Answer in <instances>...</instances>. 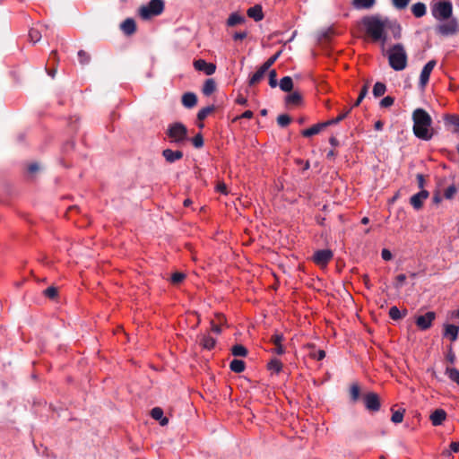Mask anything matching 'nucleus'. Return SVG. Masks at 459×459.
<instances>
[{
	"instance_id": "20e7f679",
	"label": "nucleus",
	"mask_w": 459,
	"mask_h": 459,
	"mask_svg": "<svg viewBox=\"0 0 459 459\" xmlns=\"http://www.w3.org/2000/svg\"><path fill=\"white\" fill-rule=\"evenodd\" d=\"M166 134L169 143L181 146L187 140V128L182 123L176 122L169 126Z\"/></svg>"
},
{
	"instance_id": "7c9ffc66",
	"label": "nucleus",
	"mask_w": 459,
	"mask_h": 459,
	"mask_svg": "<svg viewBox=\"0 0 459 459\" xmlns=\"http://www.w3.org/2000/svg\"><path fill=\"white\" fill-rule=\"evenodd\" d=\"M216 343V340L210 335H203L200 340V344L206 350H212Z\"/></svg>"
},
{
	"instance_id": "e433bc0d",
	"label": "nucleus",
	"mask_w": 459,
	"mask_h": 459,
	"mask_svg": "<svg viewBox=\"0 0 459 459\" xmlns=\"http://www.w3.org/2000/svg\"><path fill=\"white\" fill-rule=\"evenodd\" d=\"M386 86L385 83L377 82L373 87V95L376 98L381 97L385 93Z\"/></svg>"
},
{
	"instance_id": "423d86ee",
	"label": "nucleus",
	"mask_w": 459,
	"mask_h": 459,
	"mask_svg": "<svg viewBox=\"0 0 459 459\" xmlns=\"http://www.w3.org/2000/svg\"><path fill=\"white\" fill-rule=\"evenodd\" d=\"M164 11L163 0H151L146 5L139 9V15L143 20H148L153 16H158Z\"/></svg>"
},
{
	"instance_id": "79ce46f5",
	"label": "nucleus",
	"mask_w": 459,
	"mask_h": 459,
	"mask_svg": "<svg viewBox=\"0 0 459 459\" xmlns=\"http://www.w3.org/2000/svg\"><path fill=\"white\" fill-rule=\"evenodd\" d=\"M281 54V50L276 52L274 55H273L270 58H268L263 65L264 68H265L267 71L270 69V67L276 62V60L279 58V56Z\"/></svg>"
},
{
	"instance_id": "a19ab883",
	"label": "nucleus",
	"mask_w": 459,
	"mask_h": 459,
	"mask_svg": "<svg viewBox=\"0 0 459 459\" xmlns=\"http://www.w3.org/2000/svg\"><path fill=\"white\" fill-rule=\"evenodd\" d=\"M291 122V117L287 114L279 115L277 117V123L281 127H286Z\"/></svg>"
},
{
	"instance_id": "412c9836",
	"label": "nucleus",
	"mask_w": 459,
	"mask_h": 459,
	"mask_svg": "<svg viewBox=\"0 0 459 459\" xmlns=\"http://www.w3.org/2000/svg\"><path fill=\"white\" fill-rule=\"evenodd\" d=\"M247 13L248 17L254 19L255 22H259L264 18L262 7L258 4L250 7Z\"/></svg>"
},
{
	"instance_id": "dca6fc26",
	"label": "nucleus",
	"mask_w": 459,
	"mask_h": 459,
	"mask_svg": "<svg viewBox=\"0 0 459 459\" xmlns=\"http://www.w3.org/2000/svg\"><path fill=\"white\" fill-rule=\"evenodd\" d=\"M459 326L455 325H445L444 326V337L449 338L451 342H455L458 338Z\"/></svg>"
},
{
	"instance_id": "1a4fd4ad",
	"label": "nucleus",
	"mask_w": 459,
	"mask_h": 459,
	"mask_svg": "<svg viewBox=\"0 0 459 459\" xmlns=\"http://www.w3.org/2000/svg\"><path fill=\"white\" fill-rule=\"evenodd\" d=\"M436 318L435 312L429 311L424 315L419 316L416 317L415 324L419 327V329L422 331H426L429 329L432 325L433 321Z\"/></svg>"
},
{
	"instance_id": "f3484780",
	"label": "nucleus",
	"mask_w": 459,
	"mask_h": 459,
	"mask_svg": "<svg viewBox=\"0 0 459 459\" xmlns=\"http://www.w3.org/2000/svg\"><path fill=\"white\" fill-rule=\"evenodd\" d=\"M429 418L433 426H439L446 420V412L443 409H437L431 413Z\"/></svg>"
},
{
	"instance_id": "4d7b16f0",
	"label": "nucleus",
	"mask_w": 459,
	"mask_h": 459,
	"mask_svg": "<svg viewBox=\"0 0 459 459\" xmlns=\"http://www.w3.org/2000/svg\"><path fill=\"white\" fill-rule=\"evenodd\" d=\"M334 35V31L333 29H327L322 33L321 39L325 42H329L333 36Z\"/></svg>"
},
{
	"instance_id": "bf43d9fd",
	"label": "nucleus",
	"mask_w": 459,
	"mask_h": 459,
	"mask_svg": "<svg viewBox=\"0 0 459 459\" xmlns=\"http://www.w3.org/2000/svg\"><path fill=\"white\" fill-rule=\"evenodd\" d=\"M396 280V283H395V288L399 289L402 287V285L403 284V282L405 281L406 280V275L402 273V274H398L395 278Z\"/></svg>"
},
{
	"instance_id": "ddd939ff",
	"label": "nucleus",
	"mask_w": 459,
	"mask_h": 459,
	"mask_svg": "<svg viewBox=\"0 0 459 459\" xmlns=\"http://www.w3.org/2000/svg\"><path fill=\"white\" fill-rule=\"evenodd\" d=\"M283 340L284 337L282 333H275L271 336L270 342L275 346L274 349L272 350V352L278 355H281L285 352V348L282 345Z\"/></svg>"
},
{
	"instance_id": "2f4dec72",
	"label": "nucleus",
	"mask_w": 459,
	"mask_h": 459,
	"mask_svg": "<svg viewBox=\"0 0 459 459\" xmlns=\"http://www.w3.org/2000/svg\"><path fill=\"white\" fill-rule=\"evenodd\" d=\"M245 368H246V364L243 360L241 359H233L230 363V368L231 371L235 372V373H241L245 370Z\"/></svg>"
},
{
	"instance_id": "a211bd4d",
	"label": "nucleus",
	"mask_w": 459,
	"mask_h": 459,
	"mask_svg": "<svg viewBox=\"0 0 459 459\" xmlns=\"http://www.w3.org/2000/svg\"><path fill=\"white\" fill-rule=\"evenodd\" d=\"M121 30L126 35H132L136 30V23L134 19L127 18L120 25Z\"/></svg>"
},
{
	"instance_id": "5701e85b",
	"label": "nucleus",
	"mask_w": 459,
	"mask_h": 459,
	"mask_svg": "<svg viewBox=\"0 0 459 459\" xmlns=\"http://www.w3.org/2000/svg\"><path fill=\"white\" fill-rule=\"evenodd\" d=\"M351 403H356L360 398V386L358 383H352L349 390Z\"/></svg>"
},
{
	"instance_id": "864d4df0",
	"label": "nucleus",
	"mask_w": 459,
	"mask_h": 459,
	"mask_svg": "<svg viewBox=\"0 0 459 459\" xmlns=\"http://www.w3.org/2000/svg\"><path fill=\"white\" fill-rule=\"evenodd\" d=\"M394 103V98L392 96H386L383 98L380 101V107L381 108H389L393 106Z\"/></svg>"
},
{
	"instance_id": "09e8293b",
	"label": "nucleus",
	"mask_w": 459,
	"mask_h": 459,
	"mask_svg": "<svg viewBox=\"0 0 459 459\" xmlns=\"http://www.w3.org/2000/svg\"><path fill=\"white\" fill-rule=\"evenodd\" d=\"M44 295L50 299H54L58 295V290L56 287H48L44 290Z\"/></svg>"
},
{
	"instance_id": "9b49d317",
	"label": "nucleus",
	"mask_w": 459,
	"mask_h": 459,
	"mask_svg": "<svg viewBox=\"0 0 459 459\" xmlns=\"http://www.w3.org/2000/svg\"><path fill=\"white\" fill-rule=\"evenodd\" d=\"M429 195V191L422 189L410 198V204L415 210H420L423 207L424 201Z\"/></svg>"
},
{
	"instance_id": "2eb2a0df",
	"label": "nucleus",
	"mask_w": 459,
	"mask_h": 459,
	"mask_svg": "<svg viewBox=\"0 0 459 459\" xmlns=\"http://www.w3.org/2000/svg\"><path fill=\"white\" fill-rule=\"evenodd\" d=\"M162 156L164 157L167 162L173 163L183 158V152L179 150L173 151L171 149H165L162 151Z\"/></svg>"
},
{
	"instance_id": "a878e982",
	"label": "nucleus",
	"mask_w": 459,
	"mask_h": 459,
	"mask_svg": "<svg viewBox=\"0 0 459 459\" xmlns=\"http://www.w3.org/2000/svg\"><path fill=\"white\" fill-rule=\"evenodd\" d=\"M376 4V0H352V5L356 9H370Z\"/></svg>"
},
{
	"instance_id": "cd10ccee",
	"label": "nucleus",
	"mask_w": 459,
	"mask_h": 459,
	"mask_svg": "<svg viewBox=\"0 0 459 459\" xmlns=\"http://www.w3.org/2000/svg\"><path fill=\"white\" fill-rule=\"evenodd\" d=\"M280 88L282 91L290 92L293 88V81L290 76H284L280 81Z\"/></svg>"
},
{
	"instance_id": "4468645a",
	"label": "nucleus",
	"mask_w": 459,
	"mask_h": 459,
	"mask_svg": "<svg viewBox=\"0 0 459 459\" xmlns=\"http://www.w3.org/2000/svg\"><path fill=\"white\" fill-rule=\"evenodd\" d=\"M436 64L437 63L435 60H430L422 68V71H421L420 76V84L422 87H424L428 83V82L429 80L430 74H431L432 70L434 69Z\"/></svg>"
},
{
	"instance_id": "680f3d73",
	"label": "nucleus",
	"mask_w": 459,
	"mask_h": 459,
	"mask_svg": "<svg viewBox=\"0 0 459 459\" xmlns=\"http://www.w3.org/2000/svg\"><path fill=\"white\" fill-rule=\"evenodd\" d=\"M216 190L223 195H227L228 194V191H227V186L225 183L223 182H219L216 186Z\"/></svg>"
},
{
	"instance_id": "69168bd1",
	"label": "nucleus",
	"mask_w": 459,
	"mask_h": 459,
	"mask_svg": "<svg viewBox=\"0 0 459 459\" xmlns=\"http://www.w3.org/2000/svg\"><path fill=\"white\" fill-rule=\"evenodd\" d=\"M58 60L59 59H58L57 51L56 50L51 51L49 57H48V62H53V64H56V63H58Z\"/></svg>"
},
{
	"instance_id": "f704fd0d",
	"label": "nucleus",
	"mask_w": 459,
	"mask_h": 459,
	"mask_svg": "<svg viewBox=\"0 0 459 459\" xmlns=\"http://www.w3.org/2000/svg\"><path fill=\"white\" fill-rule=\"evenodd\" d=\"M231 353L235 357H246L247 355V350L241 344H236L231 348Z\"/></svg>"
},
{
	"instance_id": "393cba45",
	"label": "nucleus",
	"mask_w": 459,
	"mask_h": 459,
	"mask_svg": "<svg viewBox=\"0 0 459 459\" xmlns=\"http://www.w3.org/2000/svg\"><path fill=\"white\" fill-rule=\"evenodd\" d=\"M411 13L416 18L423 17L427 13L425 4L419 2L411 5Z\"/></svg>"
},
{
	"instance_id": "37998d69",
	"label": "nucleus",
	"mask_w": 459,
	"mask_h": 459,
	"mask_svg": "<svg viewBox=\"0 0 459 459\" xmlns=\"http://www.w3.org/2000/svg\"><path fill=\"white\" fill-rule=\"evenodd\" d=\"M351 108H348L346 111L342 112V114H340L338 117H336L335 118H332L328 121H326V126H331V125H334V124H337L339 122H341L342 120H343L347 116L348 114L351 112Z\"/></svg>"
},
{
	"instance_id": "a18cd8bd",
	"label": "nucleus",
	"mask_w": 459,
	"mask_h": 459,
	"mask_svg": "<svg viewBox=\"0 0 459 459\" xmlns=\"http://www.w3.org/2000/svg\"><path fill=\"white\" fill-rule=\"evenodd\" d=\"M186 278V274L183 273L176 272L171 275L170 281L172 284H179L181 283Z\"/></svg>"
},
{
	"instance_id": "c756f323",
	"label": "nucleus",
	"mask_w": 459,
	"mask_h": 459,
	"mask_svg": "<svg viewBox=\"0 0 459 459\" xmlns=\"http://www.w3.org/2000/svg\"><path fill=\"white\" fill-rule=\"evenodd\" d=\"M285 100H286L287 104H291V105L299 106L302 102V96L298 91H294V92L289 94L286 97Z\"/></svg>"
},
{
	"instance_id": "c9c22d12",
	"label": "nucleus",
	"mask_w": 459,
	"mask_h": 459,
	"mask_svg": "<svg viewBox=\"0 0 459 459\" xmlns=\"http://www.w3.org/2000/svg\"><path fill=\"white\" fill-rule=\"evenodd\" d=\"M216 317L218 319V324H215L214 321H212L211 322V325H212L211 330L213 333L220 334L221 333V324H222L225 321V317L221 314L216 315Z\"/></svg>"
},
{
	"instance_id": "4c0bfd02",
	"label": "nucleus",
	"mask_w": 459,
	"mask_h": 459,
	"mask_svg": "<svg viewBox=\"0 0 459 459\" xmlns=\"http://www.w3.org/2000/svg\"><path fill=\"white\" fill-rule=\"evenodd\" d=\"M215 109L214 106H208L199 110L197 113V119L199 121L204 120L213 110Z\"/></svg>"
},
{
	"instance_id": "49530a36",
	"label": "nucleus",
	"mask_w": 459,
	"mask_h": 459,
	"mask_svg": "<svg viewBox=\"0 0 459 459\" xmlns=\"http://www.w3.org/2000/svg\"><path fill=\"white\" fill-rule=\"evenodd\" d=\"M78 59L81 65H87L91 61V56L84 50H79Z\"/></svg>"
},
{
	"instance_id": "f8f14e48",
	"label": "nucleus",
	"mask_w": 459,
	"mask_h": 459,
	"mask_svg": "<svg viewBox=\"0 0 459 459\" xmlns=\"http://www.w3.org/2000/svg\"><path fill=\"white\" fill-rule=\"evenodd\" d=\"M194 67L197 71L204 72L206 75H212L216 71V65L213 63H207L204 59L195 60Z\"/></svg>"
},
{
	"instance_id": "7ed1b4c3",
	"label": "nucleus",
	"mask_w": 459,
	"mask_h": 459,
	"mask_svg": "<svg viewBox=\"0 0 459 459\" xmlns=\"http://www.w3.org/2000/svg\"><path fill=\"white\" fill-rule=\"evenodd\" d=\"M388 63L394 71H403L407 66L408 56L401 43L391 47L387 51Z\"/></svg>"
},
{
	"instance_id": "f257e3e1",
	"label": "nucleus",
	"mask_w": 459,
	"mask_h": 459,
	"mask_svg": "<svg viewBox=\"0 0 459 459\" xmlns=\"http://www.w3.org/2000/svg\"><path fill=\"white\" fill-rule=\"evenodd\" d=\"M413 134L420 140L429 141L435 131L432 127V118L423 108H416L412 113Z\"/></svg>"
},
{
	"instance_id": "052dcab7",
	"label": "nucleus",
	"mask_w": 459,
	"mask_h": 459,
	"mask_svg": "<svg viewBox=\"0 0 459 459\" xmlns=\"http://www.w3.org/2000/svg\"><path fill=\"white\" fill-rule=\"evenodd\" d=\"M458 453L459 452V442H452L450 444V451L446 452V455L447 456L451 455V453Z\"/></svg>"
},
{
	"instance_id": "6ab92c4d",
	"label": "nucleus",
	"mask_w": 459,
	"mask_h": 459,
	"mask_svg": "<svg viewBox=\"0 0 459 459\" xmlns=\"http://www.w3.org/2000/svg\"><path fill=\"white\" fill-rule=\"evenodd\" d=\"M182 104L187 108H194L197 103V97L193 92H186L182 96Z\"/></svg>"
},
{
	"instance_id": "0eeeda50",
	"label": "nucleus",
	"mask_w": 459,
	"mask_h": 459,
	"mask_svg": "<svg viewBox=\"0 0 459 459\" xmlns=\"http://www.w3.org/2000/svg\"><path fill=\"white\" fill-rule=\"evenodd\" d=\"M435 31L443 37L455 35L459 31V22L456 18H450L437 24L435 27Z\"/></svg>"
},
{
	"instance_id": "ea45409f",
	"label": "nucleus",
	"mask_w": 459,
	"mask_h": 459,
	"mask_svg": "<svg viewBox=\"0 0 459 459\" xmlns=\"http://www.w3.org/2000/svg\"><path fill=\"white\" fill-rule=\"evenodd\" d=\"M445 120L455 126V132H459V116L458 115H446Z\"/></svg>"
},
{
	"instance_id": "f03ea898",
	"label": "nucleus",
	"mask_w": 459,
	"mask_h": 459,
	"mask_svg": "<svg viewBox=\"0 0 459 459\" xmlns=\"http://www.w3.org/2000/svg\"><path fill=\"white\" fill-rule=\"evenodd\" d=\"M362 23L366 29L367 34L370 36L374 41L381 40L383 43L385 41V22L382 21L379 16H366L363 18Z\"/></svg>"
},
{
	"instance_id": "de8ad7c7",
	"label": "nucleus",
	"mask_w": 459,
	"mask_h": 459,
	"mask_svg": "<svg viewBox=\"0 0 459 459\" xmlns=\"http://www.w3.org/2000/svg\"><path fill=\"white\" fill-rule=\"evenodd\" d=\"M403 414H404V410H402V411L398 410V411H393L391 420L395 424L401 423L403 420Z\"/></svg>"
},
{
	"instance_id": "13d9d810",
	"label": "nucleus",
	"mask_w": 459,
	"mask_h": 459,
	"mask_svg": "<svg viewBox=\"0 0 459 459\" xmlns=\"http://www.w3.org/2000/svg\"><path fill=\"white\" fill-rule=\"evenodd\" d=\"M310 356L317 360H322L325 357V351L324 350H318L317 351L311 352Z\"/></svg>"
},
{
	"instance_id": "c03bdc74",
	"label": "nucleus",
	"mask_w": 459,
	"mask_h": 459,
	"mask_svg": "<svg viewBox=\"0 0 459 459\" xmlns=\"http://www.w3.org/2000/svg\"><path fill=\"white\" fill-rule=\"evenodd\" d=\"M368 83H366L363 85V87L361 88L360 90V92L359 94V97L358 99L356 100L355 103L353 104V107H358L361 101L363 100V99L366 97V95L368 94Z\"/></svg>"
},
{
	"instance_id": "6e6552de",
	"label": "nucleus",
	"mask_w": 459,
	"mask_h": 459,
	"mask_svg": "<svg viewBox=\"0 0 459 459\" xmlns=\"http://www.w3.org/2000/svg\"><path fill=\"white\" fill-rule=\"evenodd\" d=\"M363 403L365 408L370 412H376L380 410L381 403L380 397L377 393L368 392L366 393L363 397Z\"/></svg>"
},
{
	"instance_id": "5fc2aeb1",
	"label": "nucleus",
	"mask_w": 459,
	"mask_h": 459,
	"mask_svg": "<svg viewBox=\"0 0 459 459\" xmlns=\"http://www.w3.org/2000/svg\"><path fill=\"white\" fill-rule=\"evenodd\" d=\"M456 192H457V188L455 187V186L452 185L445 190L444 196L446 199H452V198H454Z\"/></svg>"
},
{
	"instance_id": "473e14b6",
	"label": "nucleus",
	"mask_w": 459,
	"mask_h": 459,
	"mask_svg": "<svg viewBox=\"0 0 459 459\" xmlns=\"http://www.w3.org/2000/svg\"><path fill=\"white\" fill-rule=\"evenodd\" d=\"M267 368L272 372L279 374L282 369V363L278 359H273L268 362Z\"/></svg>"
},
{
	"instance_id": "72a5a7b5",
	"label": "nucleus",
	"mask_w": 459,
	"mask_h": 459,
	"mask_svg": "<svg viewBox=\"0 0 459 459\" xmlns=\"http://www.w3.org/2000/svg\"><path fill=\"white\" fill-rule=\"evenodd\" d=\"M407 314V310H404L403 313L400 311V309L396 307V306H394L392 307L390 309H389V316L393 319V320H400L402 319L403 317H404Z\"/></svg>"
},
{
	"instance_id": "8fccbe9b",
	"label": "nucleus",
	"mask_w": 459,
	"mask_h": 459,
	"mask_svg": "<svg viewBox=\"0 0 459 459\" xmlns=\"http://www.w3.org/2000/svg\"><path fill=\"white\" fill-rule=\"evenodd\" d=\"M411 0H392L393 5L398 10L405 9Z\"/></svg>"
},
{
	"instance_id": "603ef678",
	"label": "nucleus",
	"mask_w": 459,
	"mask_h": 459,
	"mask_svg": "<svg viewBox=\"0 0 459 459\" xmlns=\"http://www.w3.org/2000/svg\"><path fill=\"white\" fill-rule=\"evenodd\" d=\"M269 85L272 88H275L278 85L277 73L274 69L269 71Z\"/></svg>"
},
{
	"instance_id": "bb28decb",
	"label": "nucleus",
	"mask_w": 459,
	"mask_h": 459,
	"mask_svg": "<svg viewBox=\"0 0 459 459\" xmlns=\"http://www.w3.org/2000/svg\"><path fill=\"white\" fill-rule=\"evenodd\" d=\"M216 91V82L213 79L210 78L204 82L203 87V93L205 96H210Z\"/></svg>"
},
{
	"instance_id": "338daca9",
	"label": "nucleus",
	"mask_w": 459,
	"mask_h": 459,
	"mask_svg": "<svg viewBox=\"0 0 459 459\" xmlns=\"http://www.w3.org/2000/svg\"><path fill=\"white\" fill-rule=\"evenodd\" d=\"M418 186L422 190L425 186V178L422 174L417 175Z\"/></svg>"
},
{
	"instance_id": "3c124183",
	"label": "nucleus",
	"mask_w": 459,
	"mask_h": 459,
	"mask_svg": "<svg viewBox=\"0 0 459 459\" xmlns=\"http://www.w3.org/2000/svg\"><path fill=\"white\" fill-rule=\"evenodd\" d=\"M29 38L33 43H36L41 39V34L37 29H30L29 31Z\"/></svg>"
},
{
	"instance_id": "e2e57ef3",
	"label": "nucleus",
	"mask_w": 459,
	"mask_h": 459,
	"mask_svg": "<svg viewBox=\"0 0 459 459\" xmlns=\"http://www.w3.org/2000/svg\"><path fill=\"white\" fill-rule=\"evenodd\" d=\"M446 359L451 363L454 364L455 361V354L453 351L452 346L449 347L448 352L446 354Z\"/></svg>"
},
{
	"instance_id": "9d476101",
	"label": "nucleus",
	"mask_w": 459,
	"mask_h": 459,
	"mask_svg": "<svg viewBox=\"0 0 459 459\" xmlns=\"http://www.w3.org/2000/svg\"><path fill=\"white\" fill-rule=\"evenodd\" d=\"M333 252L329 249L317 250L313 255V261L317 265L325 266L333 258Z\"/></svg>"
},
{
	"instance_id": "c85d7f7f",
	"label": "nucleus",
	"mask_w": 459,
	"mask_h": 459,
	"mask_svg": "<svg viewBox=\"0 0 459 459\" xmlns=\"http://www.w3.org/2000/svg\"><path fill=\"white\" fill-rule=\"evenodd\" d=\"M245 22V17L234 13L230 15V17L227 20V25L230 27L236 26L238 24H241Z\"/></svg>"
},
{
	"instance_id": "0e129e2a",
	"label": "nucleus",
	"mask_w": 459,
	"mask_h": 459,
	"mask_svg": "<svg viewBox=\"0 0 459 459\" xmlns=\"http://www.w3.org/2000/svg\"><path fill=\"white\" fill-rule=\"evenodd\" d=\"M381 256L385 261H389L392 259L393 255L392 253L388 250L384 248L381 252Z\"/></svg>"
},
{
	"instance_id": "4be33fe9",
	"label": "nucleus",
	"mask_w": 459,
	"mask_h": 459,
	"mask_svg": "<svg viewBox=\"0 0 459 459\" xmlns=\"http://www.w3.org/2000/svg\"><path fill=\"white\" fill-rule=\"evenodd\" d=\"M151 416L156 420H160L161 426H166L169 422V419L163 417V411L160 407H155L151 411Z\"/></svg>"
},
{
	"instance_id": "b1692460",
	"label": "nucleus",
	"mask_w": 459,
	"mask_h": 459,
	"mask_svg": "<svg viewBox=\"0 0 459 459\" xmlns=\"http://www.w3.org/2000/svg\"><path fill=\"white\" fill-rule=\"evenodd\" d=\"M267 70L264 66H260L258 70L250 77L249 85L253 86L260 82L265 75Z\"/></svg>"
},
{
	"instance_id": "39448f33",
	"label": "nucleus",
	"mask_w": 459,
	"mask_h": 459,
	"mask_svg": "<svg viewBox=\"0 0 459 459\" xmlns=\"http://www.w3.org/2000/svg\"><path fill=\"white\" fill-rule=\"evenodd\" d=\"M430 8L431 14L437 21L443 22L453 18V5L449 0L432 2Z\"/></svg>"
},
{
	"instance_id": "774afa93",
	"label": "nucleus",
	"mask_w": 459,
	"mask_h": 459,
	"mask_svg": "<svg viewBox=\"0 0 459 459\" xmlns=\"http://www.w3.org/2000/svg\"><path fill=\"white\" fill-rule=\"evenodd\" d=\"M247 32L246 31H240V32H236L234 35H233V39L234 40H242L244 39L247 38Z\"/></svg>"
},
{
	"instance_id": "58836bf2",
	"label": "nucleus",
	"mask_w": 459,
	"mask_h": 459,
	"mask_svg": "<svg viewBox=\"0 0 459 459\" xmlns=\"http://www.w3.org/2000/svg\"><path fill=\"white\" fill-rule=\"evenodd\" d=\"M446 374L453 382L459 385V370L455 368H446Z\"/></svg>"
},
{
	"instance_id": "6e6d98bb",
	"label": "nucleus",
	"mask_w": 459,
	"mask_h": 459,
	"mask_svg": "<svg viewBox=\"0 0 459 459\" xmlns=\"http://www.w3.org/2000/svg\"><path fill=\"white\" fill-rule=\"evenodd\" d=\"M192 143L195 148H201L204 146L203 135L199 133L192 139Z\"/></svg>"
},
{
	"instance_id": "aec40b11",
	"label": "nucleus",
	"mask_w": 459,
	"mask_h": 459,
	"mask_svg": "<svg viewBox=\"0 0 459 459\" xmlns=\"http://www.w3.org/2000/svg\"><path fill=\"white\" fill-rule=\"evenodd\" d=\"M326 123H319L316 125H314L313 126L307 128L301 132L302 136L304 137H310L312 135L317 134L321 132L322 129L325 128Z\"/></svg>"
}]
</instances>
